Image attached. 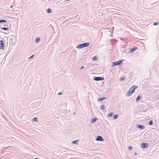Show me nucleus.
Wrapping results in <instances>:
<instances>
[{"instance_id": "nucleus-1", "label": "nucleus", "mask_w": 159, "mask_h": 159, "mask_svg": "<svg viewBox=\"0 0 159 159\" xmlns=\"http://www.w3.org/2000/svg\"><path fill=\"white\" fill-rule=\"evenodd\" d=\"M138 87L137 86L135 85H133L132 87L129 89L128 92L126 93V96L127 97H129L130 95L134 92L135 89H137Z\"/></svg>"}, {"instance_id": "nucleus-2", "label": "nucleus", "mask_w": 159, "mask_h": 159, "mask_svg": "<svg viewBox=\"0 0 159 159\" xmlns=\"http://www.w3.org/2000/svg\"><path fill=\"white\" fill-rule=\"evenodd\" d=\"M90 43H85L78 45L77 46L76 48L78 49L82 48L88 47Z\"/></svg>"}, {"instance_id": "nucleus-3", "label": "nucleus", "mask_w": 159, "mask_h": 159, "mask_svg": "<svg viewBox=\"0 0 159 159\" xmlns=\"http://www.w3.org/2000/svg\"><path fill=\"white\" fill-rule=\"evenodd\" d=\"M123 61L122 60H120L118 61H117L113 62L112 65L113 66H116L120 65L122 62Z\"/></svg>"}, {"instance_id": "nucleus-4", "label": "nucleus", "mask_w": 159, "mask_h": 159, "mask_svg": "<svg viewBox=\"0 0 159 159\" xmlns=\"http://www.w3.org/2000/svg\"><path fill=\"white\" fill-rule=\"evenodd\" d=\"M93 80L95 81H98L103 80L104 78L101 77H94L93 78Z\"/></svg>"}, {"instance_id": "nucleus-5", "label": "nucleus", "mask_w": 159, "mask_h": 159, "mask_svg": "<svg viewBox=\"0 0 159 159\" xmlns=\"http://www.w3.org/2000/svg\"><path fill=\"white\" fill-rule=\"evenodd\" d=\"M5 47V45L3 41L1 40L0 41V49L3 50L4 49Z\"/></svg>"}, {"instance_id": "nucleus-6", "label": "nucleus", "mask_w": 159, "mask_h": 159, "mask_svg": "<svg viewBox=\"0 0 159 159\" xmlns=\"http://www.w3.org/2000/svg\"><path fill=\"white\" fill-rule=\"evenodd\" d=\"M148 146V143H143L141 144V147L142 148H146Z\"/></svg>"}, {"instance_id": "nucleus-7", "label": "nucleus", "mask_w": 159, "mask_h": 159, "mask_svg": "<svg viewBox=\"0 0 159 159\" xmlns=\"http://www.w3.org/2000/svg\"><path fill=\"white\" fill-rule=\"evenodd\" d=\"M96 140L98 141H103L104 139L102 136H98L96 138Z\"/></svg>"}, {"instance_id": "nucleus-8", "label": "nucleus", "mask_w": 159, "mask_h": 159, "mask_svg": "<svg viewBox=\"0 0 159 159\" xmlns=\"http://www.w3.org/2000/svg\"><path fill=\"white\" fill-rule=\"evenodd\" d=\"M137 49V47H134L132 48H131L129 50V52L130 53H132L133 52H134V51H135Z\"/></svg>"}, {"instance_id": "nucleus-9", "label": "nucleus", "mask_w": 159, "mask_h": 159, "mask_svg": "<svg viewBox=\"0 0 159 159\" xmlns=\"http://www.w3.org/2000/svg\"><path fill=\"white\" fill-rule=\"evenodd\" d=\"M137 128L140 129H143L145 128L144 126L143 125H138L137 126Z\"/></svg>"}, {"instance_id": "nucleus-10", "label": "nucleus", "mask_w": 159, "mask_h": 159, "mask_svg": "<svg viewBox=\"0 0 159 159\" xmlns=\"http://www.w3.org/2000/svg\"><path fill=\"white\" fill-rule=\"evenodd\" d=\"M106 98H107L106 97H103L102 98H98V102H100L102 101L103 100H105L106 99Z\"/></svg>"}, {"instance_id": "nucleus-11", "label": "nucleus", "mask_w": 159, "mask_h": 159, "mask_svg": "<svg viewBox=\"0 0 159 159\" xmlns=\"http://www.w3.org/2000/svg\"><path fill=\"white\" fill-rule=\"evenodd\" d=\"M97 120V118L96 117L93 118L91 119V121L92 123H93L95 122Z\"/></svg>"}, {"instance_id": "nucleus-12", "label": "nucleus", "mask_w": 159, "mask_h": 159, "mask_svg": "<svg viewBox=\"0 0 159 159\" xmlns=\"http://www.w3.org/2000/svg\"><path fill=\"white\" fill-rule=\"evenodd\" d=\"M79 141V140H74L72 142V143H74V144H78V142Z\"/></svg>"}, {"instance_id": "nucleus-13", "label": "nucleus", "mask_w": 159, "mask_h": 159, "mask_svg": "<svg viewBox=\"0 0 159 159\" xmlns=\"http://www.w3.org/2000/svg\"><path fill=\"white\" fill-rule=\"evenodd\" d=\"M52 12V10L51 9L49 8L47 10V12L48 13H50Z\"/></svg>"}, {"instance_id": "nucleus-14", "label": "nucleus", "mask_w": 159, "mask_h": 159, "mask_svg": "<svg viewBox=\"0 0 159 159\" xmlns=\"http://www.w3.org/2000/svg\"><path fill=\"white\" fill-rule=\"evenodd\" d=\"M40 39L39 37L35 39V43H37V42H38L39 41H40Z\"/></svg>"}, {"instance_id": "nucleus-15", "label": "nucleus", "mask_w": 159, "mask_h": 159, "mask_svg": "<svg viewBox=\"0 0 159 159\" xmlns=\"http://www.w3.org/2000/svg\"><path fill=\"white\" fill-rule=\"evenodd\" d=\"M33 121L34 122H38V120L37 119V117H35L33 118L32 119Z\"/></svg>"}, {"instance_id": "nucleus-16", "label": "nucleus", "mask_w": 159, "mask_h": 159, "mask_svg": "<svg viewBox=\"0 0 159 159\" xmlns=\"http://www.w3.org/2000/svg\"><path fill=\"white\" fill-rule=\"evenodd\" d=\"M97 59H98V58H97V56H96L93 57L92 58V60L93 61H95L97 60Z\"/></svg>"}, {"instance_id": "nucleus-17", "label": "nucleus", "mask_w": 159, "mask_h": 159, "mask_svg": "<svg viewBox=\"0 0 159 159\" xmlns=\"http://www.w3.org/2000/svg\"><path fill=\"white\" fill-rule=\"evenodd\" d=\"M141 96L139 95L137 96V98L136 99V101H138L140 100L141 99Z\"/></svg>"}, {"instance_id": "nucleus-18", "label": "nucleus", "mask_w": 159, "mask_h": 159, "mask_svg": "<svg viewBox=\"0 0 159 159\" xmlns=\"http://www.w3.org/2000/svg\"><path fill=\"white\" fill-rule=\"evenodd\" d=\"M7 22V21L5 20H0V23H2V22H5L6 23Z\"/></svg>"}, {"instance_id": "nucleus-19", "label": "nucleus", "mask_w": 159, "mask_h": 159, "mask_svg": "<svg viewBox=\"0 0 159 159\" xmlns=\"http://www.w3.org/2000/svg\"><path fill=\"white\" fill-rule=\"evenodd\" d=\"M118 116H119V115L117 114L115 115L113 117V119H117L118 118Z\"/></svg>"}, {"instance_id": "nucleus-20", "label": "nucleus", "mask_w": 159, "mask_h": 159, "mask_svg": "<svg viewBox=\"0 0 159 159\" xmlns=\"http://www.w3.org/2000/svg\"><path fill=\"white\" fill-rule=\"evenodd\" d=\"M105 107H104V105H102L100 107V109L101 110H102L105 109Z\"/></svg>"}, {"instance_id": "nucleus-21", "label": "nucleus", "mask_w": 159, "mask_h": 159, "mask_svg": "<svg viewBox=\"0 0 159 159\" xmlns=\"http://www.w3.org/2000/svg\"><path fill=\"white\" fill-rule=\"evenodd\" d=\"M1 28L3 30L6 31L7 30H8V28L7 27H1Z\"/></svg>"}, {"instance_id": "nucleus-22", "label": "nucleus", "mask_w": 159, "mask_h": 159, "mask_svg": "<svg viewBox=\"0 0 159 159\" xmlns=\"http://www.w3.org/2000/svg\"><path fill=\"white\" fill-rule=\"evenodd\" d=\"M113 114H114V113H113V112H111V113H110L108 114V117H111V116H113Z\"/></svg>"}, {"instance_id": "nucleus-23", "label": "nucleus", "mask_w": 159, "mask_h": 159, "mask_svg": "<svg viewBox=\"0 0 159 159\" xmlns=\"http://www.w3.org/2000/svg\"><path fill=\"white\" fill-rule=\"evenodd\" d=\"M153 124V121L152 120H151L149 121L148 123V124L149 125H152Z\"/></svg>"}, {"instance_id": "nucleus-24", "label": "nucleus", "mask_w": 159, "mask_h": 159, "mask_svg": "<svg viewBox=\"0 0 159 159\" xmlns=\"http://www.w3.org/2000/svg\"><path fill=\"white\" fill-rule=\"evenodd\" d=\"M158 22H154L153 24V25H158Z\"/></svg>"}, {"instance_id": "nucleus-25", "label": "nucleus", "mask_w": 159, "mask_h": 159, "mask_svg": "<svg viewBox=\"0 0 159 159\" xmlns=\"http://www.w3.org/2000/svg\"><path fill=\"white\" fill-rule=\"evenodd\" d=\"M111 41L113 43H116V40L114 39H112L111 40Z\"/></svg>"}, {"instance_id": "nucleus-26", "label": "nucleus", "mask_w": 159, "mask_h": 159, "mask_svg": "<svg viewBox=\"0 0 159 159\" xmlns=\"http://www.w3.org/2000/svg\"><path fill=\"white\" fill-rule=\"evenodd\" d=\"M149 141H150V142L152 143H154L155 141H154V140H153L152 141L151 140V138H150V140Z\"/></svg>"}, {"instance_id": "nucleus-27", "label": "nucleus", "mask_w": 159, "mask_h": 159, "mask_svg": "<svg viewBox=\"0 0 159 159\" xmlns=\"http://www.w3.org/2000/svg\"><path fill=\"white\" fill-rule=\"evenodd\" d=\"M128 148L129 150H132V146H129L128 147Z\"/></svg>"}, {"instance_id": "nucleus-28", "label": "nucleus", "mask_w": 159, "mask_h": 159, "mask_svg": "<svg viewBox=\"0 0 159 159\" xmlns=\"http://www.w3.org/2000/svg\"><path fill=\"white\" fill-rule=\"evenodd\" d=\"M125 79V78L124 77H121L120 78V81H121V80H124Z\"/></svg>"}, {"instance_id": "nucleus-29", "label": "nucleus", "mask_w": 159, "mask_h": 159, "mask_svg": "<svg viewBox=\"0 0 159 159\" xmlns=\"http://www.w3.org/2000/svg\"><path fill=\"white\" fill-rule=\"evenodd\" d=\"M62 94V93L61 92H59L58 93V95H61Z\"/></svg>"}, {"instance_id": "nucleus-30", "label": "nucleus", "mask_w": 159, "mask_h": 159, "mask_svg": "<svg viewBox=\"0 0 159 159\" xmlns=\"http://www.w3.org/2000/svg\"><path fill=\"white\" fill-rule=\"evenodd\" d=\"M34 55H32L30 57H29V59H30V58H32L34 56Z\"/></svg>"}, {"instance_id": "nucleus-31", "label": "nucleus", "mask_w": 159, "mask_h": 159, "mask_svg": "<svg viewBox=\"0 0 159 159\" xmlns=\"http://www.w3.org/2000/svg\"><path fill=\"white\" fill-rule=\"evenodd\" d=\"M84 68V67L83 66H82L81 68H80V69H83Z\"/></svg>"}, {"instance_id": "nucleus-32", "label": "nucleus", "mask_w": 159, "mask_h": 159, "mask_svg": "<svg viewBox=\"0 0 159 159\" xmlns=\"http://www.w3.org/2000/svg\"><path fill=\"white\" fill-rule=\"evenodd\" d=\"M134 154H135V155H137V153H134Z\"/></svg>"}, {"instance_id": "nucleus-33", "label": "nucleus", "mask_w": 159, "mask_h": 159, "mask_svg": "<svg viewBox=\"0 0 159 159\" xmlns=\"http://www.w3.org/2000/svg\"><path fill=\"white\" fill-rule=\"evenodd\" d=\"M34 159H39L37 158H35Z\"/></svg>"}, {"instance_id": "nucleus-34", "label": "nucleus", "mask_w": 159, "mask_h": 159, "mask_svg": "<svg viewBox=\"0 0 159 159\" xmlns=\"http://www.w3.org/2000/svg\"><path fill=\"white\" fill-rule=\"evenodd\" d=\"M69 0H66V1H69Z\"/></svg>"}, {"instance_id": "nucleus-35", "label": "nucleus", "mask_w": 159, "mask_h": 159, "mask_svg": "<svg viewBox=\"0 0 159 159\" xmlns=\"http://www.w3.org/2000/svg\"><path fill=\"white\" fill-rule=\"evenodd\" d=\"M5 26L4 25H3V26Z\"/></svg>"}]
</instances>
